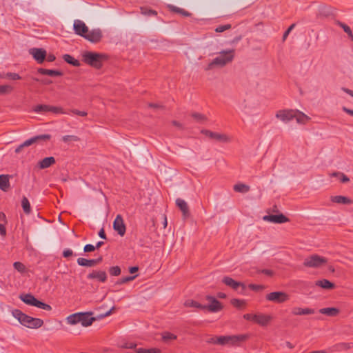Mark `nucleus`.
<instances>
[{
    "instance_id": "obj_1",
    "label": "nucleus",
    "mask_w": 353,
    "mask_h": 353,
    "mask_svg": "<svg viewBox=\"0 0 353 353\" xmlns=\"http://www.w3.org/2000/svg\"><path fill=\"white\" fill-rule=\"evenodd\" d=\"M12 314L22 325L28 328L37 329L43 325L42 319L28 316L18 309L13 310Z\"/></svg>"
},
{
    "instance_id": "obj_2",
    "label": "nucleus",
    "mask_w": 353,
    "mask_h": 353,
    "mask_svg": "<svg viewBox=\"0 0 353 353\" xmlns=\"http://www.w3.org/2000/svg\"><path fill=\"white\" fill-rule=\"evenodd\" d=\"M108 59L105 54L87 51L83 54V61L86 64L96 68L100 69L102 67L103 61Z\"/></svg>"
},
{
    "instance_id": "obj_3",
    "label": "nucleus",
    "mask_w": 353,
    "mask_h": 353,
    "mask_svg": "<svg viewBox=\"0 0 353 353\" xmlns=\"http://www.w3.org/2000/svg\"><path fill=\"white\" fill-rule=\"evenodd\" d=\"M234 58V50L228 51H222L219 55L214 58L211 63L208 65L207 70H210L214 65H219L223 67L228 63L232 61Z\"/></svg>"
},
{
    "instance_id": "obj_4",
    "label": "nucleus",
    "mask_w": 353,
    "mask_h": 353,
    "mask_svg": "<svg viewBox=\"0 0 353 353\" xmlns=\"http://www.w3.org/2000/svg\"><path fill=\"white\" fill-rule=\"evenodd\" d=\"M51 139L50 134H40L35 137H33L26 141H24L23 143L19 145L17 148H16L14 150L15 153H19L21 152L22 148L24 147L30 146L34 143H42L44 142H48L50 141Z\"/></svg>"
},
{
    "instance_id": "obj_5",
    "label": "nucleus",
    "mask_w": 353,
    "mask_h": 353,
    "mask_svg": "<svg viewBox=\"0 0 353 353\" xmlns=\"http://www.w3.org/2000/svg\"><path fill=\"white\" fill-rule=\"evenodd\" d=\"M247 339L246 335L221 336L216 338V342L219 345H225L227 344L235 345Z\"/></svg>"
},
{
    "instance_id": "obj_6",
    "label": "nucleus",
    "mask_w": 353,
    "mask_h": 353,
    "mask_svg": "<svg viewBox=\"0 0 353 353\" xmlns=\"http://www.w3.org/2000/svg\"><path fill=\"white\" fill-rule=\"evenodd\" d=\"M326 258L317 254H312L305 259L303 265L305 267L317 268H320L327 263Z\"/></svg>"
},
{
    "instance_id": "obj_7",
    "label": "nucleus",
    "mask_w": 353,
    "mask_h": 353,
    "mask_svg": "<svg viewBox=\"0 0 353 353\" xmlns=\"http://www.w3.org/2000/svg\"><path fill=\"white\" fill-rule=\"evenodd\" d=\"M201 132L210 139L214 140L220 143H228L231 141V137L226 134L214 132L208 130H202Z\"/></svg>"
},
{
    "instance_id": "obj_8",
    "label": "nucleus",
    "mask_w": 353,
    "mask_h": 353,
    "mask_svg": "<svg viewBox=\"0 0 353 353\" xmlns=\"http://www.w3.org/2000/svg\"><path fill=\"white\" fill-rule=\"evenodd\" d=\"M265 299L276 303H282L289 300L290 296L284 292L278 291L268 294Z\"/></svg>"
},
{
    "instance_id": "obj_9",
    "label": "nucleus",
    "mask_w": 353,
    "mask_h": 353,
    "mask_svg": "<svg viewBox=\"0 0 353 353\" xmlns=\"http://www.w3.org/2000/svg\"><path fill=\"white\" fill-rule=\"evenodd\" d=\"M222 282L240 294H244L246 287L244 283L234 281L229 276L223 278Z\"/></svg>"
},
{
    "instance_id": "obj_10",
    "label": "nucleus",
    "mask_w": 353,
    "mask_h": 353,
    "mask_svg": "<svg viewBox=\"0 0 353 353\" xmlns=\"http://www.w3.org/2000/svg\"><path fill=\"white\" fill-rule=\"evenodd\" d=\"M205 299L209 301L208 305H204V310H207L210 312H217L222 310L221 303L214 296L208 295Z\"/></svg>"
},
{
    "instance_id": "obj_11",
    "label": "nucleus",
    "mask_w": 353,
    "mask_h": 353,
    "mask_svg": "<svg viewBox=\"0 0 353 353\" xmlns=\"http://www.w3.org/2000/svg\"><path fill=\"white\" fill-rule=\"evenodd\" d=\"M296 112L294 110H281L276 112V117L284 123H288L296 117Z\"/></svg>"
},
{
    "instance_id": "obj_12",
    "label": "nucleus",
    "mask_w": 353,
    "mask_h": 353,
    "mask_svg": "<svg viewBox=\"0 0 353 353\" xmlns=\"http://www.w3.org/2000/svg\"><path fill=\"white\" fill-rule=\"evenodd\" d=\"M103 37V34L99 28L93 29L88 31L83 38L90 41L91 43H99Z\"/></svg>"
},
{
    "instance_id": "obj_13",
    "label": "nucleus",
    "mask_w": 353,
    "mask_h": 353,
    "mask_svg": "<svg viewBox=\"0 0 353 353\" xmlns=\"http://www.w3.org/2000/svg\"><path fill=\"white\" fill-rule=\"evenodd\" d=\"M113 229L117 232V233L121 236H124L126 228L124 223L123 217L121 214L117 215L115 219L113 221Z\"/></svg>"
},
{
    "instance_id": "obj_14",
    "label": "nucleus",
    "mask_w": 353,
    "mask_h": 353,
    "mask_svg": "<svg viewBox=\"0 0 353 353\" xmlns=\"http://www.w3.org/2000/svg\"><path fill=\"white\" fill-rule=\"evenodd\" d=\"M29 53L38 63H42L46 58V50L43 48H33L29 50Z\"/></svg>"
},
{
    "instance_id": "obj_15",
    "label": "nucleus",
    "mask_w": 353,
    "mask_h": 353,
    "mask_svg": "<svg viewBox=\"0 0 353 353\" xmlns=\"http://www.w3.org/2000/svg\"><path fill=\"white\" fill-rule=\"evenodd\" d=\"M263 219L265 221L274 223H284L290 221L287 216L281 213L279 214L265 215L263 217Z\"/></svg>"
},
{
    "instance_id": "obj_16",
    "label": "nucleus",
    "mask_w": 353,
    "mask_h": 353,
    "mask_svg": "<svg viewBox=\"0 0 353 353\" xmlns=\"http://www.w3.org/2000/svg\"><path fill=\"white\" fill-rule=\"evenodd\" d=\"M92 314V312H79L80 323L82 326H90L97 320V318L91 316Z\"/></svg>"
},
{
    "instance_id": "obj_17",
    "label": "nucleus",
    "mask_w": 353,
    "mask_h": 353,
    "mask_svg": "<svg viewBox=\"0 0 353 353\" xmlns=\"http://www.w3.org/2000/svg\"><path fill=\"white\" fill-rule=\"evenodd\" d=\"M73 26L74 32L82 37H84L88 31V28L85 23L81 20H75Z\"/></svg>"
},
{
    "instance_id": "obj_18",
    "label": "nucleus",
    "mask_w": 353,
    "mask_h": 353,
    "mask_svg": "<svg viewBox=\"0 0 353 353\" xmlns=\"http://www.w3.org/2000/svg\"><path fill=\"white\" fill-rule=\"evenodd\" d=\"M272 319V317L271 315L259 313L256 314L254 323L259 324L261 326L265 327L270 323Z\"/></svg>"
},
{
    "instance_id": "obj_19",
    "label": "nucleus",
    "mask_w": 353,
    "mask_h": 353,
    "mask_svg": "<svg viewBox=\"0 0 353 353\" xmlns=\"http://www.w3.org/2000/svg\"><path fill=\"white\" fill-rule=\"evenodd\" d=\"M87 278L88 279H97L99 281L103 283L107 280V274L105 271L93 270L87 275Z\"/></svg>"
},
{
    "instance_id": "obj_20",
    "label": "nucleus",
    "mask_w": 353,
    "mask_h": 353,
    "mask_svg": "<svg viewBox=\"0 0 353 353\" xmlns=\"http://www.w3.org/2000/svg\"><path fill=\"white\" fill-rule=\"evenodd\" d=\"M176 205L182 212L184 218H187L190 216L189 208L185 200L181 198L176 199Z\"/></svg>"
},
{
    "instance_id": "obj_21",
    "label": "nucleus",
    "mask_w": 353,
    "mask_h": 353,
    "mask_svg": "<svg viewBox=\"0 0 353 353\" xmlns=\"http://www.w3.org/2000/svg\"><path fill=\"white\" fill-rule=\"evenodd\" d=\"M315 313V310L312 308H301L299 307H293L292 310V314L296 316L300 315H308L313 314Z\"/></svg>"
},
{
    "instance_id": "obj_22",
    "label": "nucleus",
    "mask_w": 353,
    "mask_h": 353,
    "mask_svg": "<svg viewBox=\"0 0 353 353\" xmlns=\"http://www.w3.org/2000/svg\"><path fill=\"white\" fill-rule=\"evenodd\" d=\"M19 299L26 304L34 306L37 299L32 294H21Z\"/></svg>"
},
{
    "instance_id": "obj_23",
    "label": "nucleus",
    "mask_w": 353,
    "mask_h": 353,
    "mask_svg": "<svg viewBox=\"0 0 353 353\" xmlns=\"http://www.w3.org/2000/svg\"><path fill=\"white\" fill-rule=\"evenodd\" d=\"M37 72L43 75H48L50 77H61L63 75V72L57 70H50L45 68H38Z\"/></svg>"
},
{
    "instance_id": "obj_24",
    "label": "nucleus",
    "mask_w": 353,
    "mask_h": 353,
    "mask_svg": "<svg viewBox=\"0 0 353 353\" xmlns=\"http://www.w3.org/2000/svg\"><path fill=\"white\" fill-rule=\"evenodd\" d=\"M9 178L8 174L0 175V189L3 192H7L10 188Z\"/></svg>"
},
{
    "instance_id": "obj_25",
    "label": "nucleus",
    "mask_w": 353,
    "mask_h": 353,
    "mask_svg": "<svg viewBox=\"0 0 353 353\" xmlns=\"http://www.w3.org/2000/svg\"><path fill=\"white\" fill-rule=\"evenodd\" d=\"M331 201L334 203H339V204H351L352 203V201L345 196L338 195V196H331Z\"/></svg>"
},
{
    "instance_id": "obj_26",
    "label": "nucleus",
    "mask_w": 353,
    "mask_h": 353,
    "mask_svg": "<svg viewBox=\"0 0 353 353\" xmlns=\"http://www.w3.org/2000/svg\"><path fill=\"white\" fill-rule=\"evenodd\" d=\"M319 312L329 316H336L339 314V310L336 307H325L320 309Z\"/></svg>"
},
{
    "instance_id": "obj_27",
    "label": "nucleus",
    "mask_w": 353,
    "mask_h": 353,
    "mask_svg": "<svg viewBox=\"0 0 353 353\" xmlns=\"http://www.w3.org/2000/svg\"><path fill=\"white\" fill-rule=\"evenodd\" d=\"M55 163V159L52 156L44 158L42 161H39V165L41 169L49 168L51 165Z\"/></svg>"
},
{
    "instance_id": "obj_28",
    "label": "nucleus",
    "mask_w": 353,
    "mask_h": 353,
    "mask_svg": "<svg viewBox=\"0 0 353 353\" xmlns=\"http://www.w3.org/2000/svg\"><path fill=\"white\" fill-rule=\"evenodd\" d=\"M316 285L323 289H332L334 288V284L327 279L317 281L316 282Z\"/></svg>"
},
{
    "instance_id": "obj_29",
    "label": "nucleus",
    "mask_w": 353,
    "mask_h": 353,
    "mask_svg": "<svg viewBox=\"0 0 353 353\" xmlns=\"http://www.w3.org/2000/svg\"><path fill=\"white\" fill-rule=\"evenodd\" d=\"M63 59L66 63H68L73 66L79 67L81 65L79 60L74 59L72 56H71L70 54H64L63 56Z\"/></svg>"
},
{
    "instance_id": "obj_30",
    "label": "nucleus",
    "mask_w": 353,
    "mask_h": 353,
    "mask_svg": "<svg viewBox=\"0 0 353 353\" xmlns=\"http://www.w3.org/2000/svg\"><path fill=\"white\" fill-rule=\"evenodd\" d=\"M66 322L70 325H76L77 323H80L79 312L69 315L66 318Z\"/></svg>"
},
{
    "instance_id": "obj_31",
    "label": "nucleus",
    "mask_w": 353,
    "mask_h": 353,
    "mask_svg": "<svg viewBox=\"0 0 353 353\" xmlns=\"http://www.w3.org/2000/svg\"><path fill=\"white\" fill-rule=\"evenodd\" d=\"M77 264L83 267H93L94 266V261L93 259H87L85 258H78Z\"/></svg>"
},
{
    "instance_id": "obj_32",
    "label": "nucleus",
    "mask_w": 353,
    "mask_h": 353,
    "mask_svg": "<svg viewBox=\"0 0 353 353\" xmlns=\"http://www.w3.org/2000/svg\"><path fill=\"white\" fill-rule=\"evenodd\" d=\"M353 347V343H339L334 346L336 351L347 350Z\"/></svg>"
},
{
    "instance_id": "obj_33",
    "label": "nucleus",
    "mask_w": 353,
    "mask_h": 353,
    "mask_svg": "<svg viewBox=\"0 0 353 353\" xmlns=\"http://www.w3.org/2000/svg\"><path fill=\"white\" fill-rule=\"evenodd\" d=\"M296 112V117H294L299 123H305L310 120L309 117L305 115L304 113L299 112L298 110H295Z\"/></svg>"
},
{
    "instance_id": "obj_34",
    "label": "nucleus",
    "mask_w": 353,
    "mask_h": 353,
    "mask_svg": "<svg viewBox=\"0 0 353 353\" xmlns=\"http://www.w3.org/2000/svg\"><path fill=\"white\" fill-rule=\"evenodd\" d=\"M21 206L25 214H30L31 212L30 203L27 197L23 196L21 200Z\"/></svg>"
},
{
    "instance_id": "obj_35",
    "label": "nucleus",
    "mask_w": 353,
    "mask_h": 353,
    "mask_svg": "<svg viewBox=\"0 0 353 353\" xmlns=\"http://www.w3.org/2000/svg\"><path fill=\"white\" fill-rule=\"evenodd\" d=\"M184 305L185 307H196V308H199L201 310H204V305H202V304L198 303L197 301H195L191 300V299L186 300L184 303Z\"/></svg>"
},
{
    "instance_id": "obj_36",
    "label": "nucleus",
    "mask_w": 353,
    "mask_h": 353,
    "mask_svg": "<svg viewBox=\"0 0 353 353\" xmlns=\"http://www.w3.org/2000/svg\"><path fill=\"white\" fill-rule=\"evenodd\" d=\"M169 8L171 11L179 13L184 17H190L191 13L185 10L184 9L176 7L174 6H169Z\"/></svg>"
},
{
    "instance_id": "obj_37",
    "label": "nucleus",
    "mask_w": 353,
    "mask_h": 353,
    "mask_svg": "<svg viewBox=\"0 0 353 353\" xmlns=\"http://www.w3.org/2000/svg\"><path fill=\"white\" fill-rule=\"evenodd\" d=\"M234 190L237 192L245 193L250 190V187L243 183H238L234 185Z\"/></svg>"
},
{
    "instance_id": "obj_38",
    "label": "nucleus",
    "mask_w": 353,
    "mask_h": 353,
    "mask_svg": "<svg viewBox=\"0 0 353 353\" xmlns=\"http://www.w3.org/2000/svg\"><path fill=\"white\" fill-rule=\"evenodd\" d=\"M331 176L338 177L342 183H347L350 181V179L343 173L339 172H335L330 174Z\"/></svg>"
},
{
    "instance_id": "obj_39",
    "label": "nucleus",
    "mask_w": 353,
    "mask_h": 353,
    "mask_svg": "<svg viewBox=\"0 0 353 353\" xmlns=\"http://www.w3.org/2000/svg\"><path fill=\"white\" fill-rule=\"evenodd\" d=\"M337 24L343 29L344 32L347 34L351 40H353V33L351 30V28L347 25L340 21H338Z\"/></svg>"
},
{
    "instance_id": "obj_40",
    "label": "nucleus",
    "mask_w": 353,
    "mask_h": 353,
    "mask_svg": "<svg viewBox=\"0 0 353 353\" xmlns=\"http://www.w3.org/2000/svg\"><path fill=\"white\" fill-rule=\"evenodd\" d=\"M162 339L165 342L176 339V336L172 333L165 332L162 334Z\"/></svg>"
},
{
    "instance_id": "obj_41",
    "label": "nucleus",
    "mask_w": 353,
    "mask_h": 353,
    "mask_svg": "<svg viewBox=\"0 0 353 353\" xmlns=\"http://www.w3.org/2000/svg\"><path fill=\"white\" fill-rule=\"evenodd\" d=\"M191 116L193 119L199 122H205L208 119L205 115L199 112H193L192 113Z\"/></svg>"
},
{
    "instance_id": "obj_42",
    "label": "nucleus",
    "mask_w": 353,
    "mask_h": 353,
    "mask_svg": "<svg viewBox=\"0 0 353 353\" xmlns=\"http://www.w3.org/2000/svg\"><path fill=\"white\" fill-rule=\"evenodd\" d=\"M34 306L38 308H41V309H43L44 310H47V311H50L52 310V307L50 305L45 303L38 299H37V302L35 303Z\"/></svg>"
},
{
    "instance_id": "obj_43",
    "label": "nucleus",
    "mask_w": 353,
    "mask_h": 353,
    "mask_svg": "<svg viewBox=\"0 0 353 353\" xmlns=\"http://www.w3.org/2000/svg\"><path fill=\"white\" fill-rule=\"evenodd\" d=\"M49 110V105L46 104H40L34 106L33 108V110L35 112H48Z\"/></svg>"
},
{
    "instance_id": "obj_44",
    "label": "nucleus",
    "mask_w": 353,
    "mask_h": 353,
    "mask_svg": "<svg viewBox=\"0 0 353 353\" xmlns=\"http://www.w3.org/2000/svg\"><path fill=\"white\" fill-rule=\"evenodd\" d=\"M136 277H137V275L128 276H125V277L121 278V279L118 280L115 283V285H122L123 283H125L127 282H129V281H131L134 280Z\"/></svg>"
},
{
    "instance_id": "obj_45",
    "label": "nucleus",
    "mask_w": 353,
    "mask_h": 353,
    "mask_svg": "<svg viewBox=\"0 0 353 353\" xmlns=\"http://www.w3.org/2000/svg\"><path fill=\"white\" fill-rule=\"evenodd\" d=\"M231 304L237 308H240L245 304V302L244 300L233 299L231 300Z\"/></svg>"
},
{
    "instance_id": "obj_46",
    "label": "nucleus",
    "mask_w": 353,
    "mask_h": 353,
    "mask_svg": "<svg viewBox=\"0 0 353 353\" xmlns=\"http://www.w3.org/2000/svg\"><path fill=\"white\" fill-rule=\"evenodd\" d=\"M121 272V268L119 266H112L109 268V273L112 276H119Z\"/></svg>"
},
{
    "instance_id": "obj_47",
    "label": "nucleus",
    "mask_w": 353,
    "mask_h": 353,
    "mask_svg": "<svg viewBox=\"0 0 353 353\" xmlns=\"http://www.w3.org/2000/svg\"><path fill=\"white\" fill-rule=\"evenodd\" d=\"M141 13L144 15L150 16V15H157V11L148 9L147 8H141Z\"/></svg>"
},
{
    "instance_id": "obj_48",
    "label": "nucleus",
    "mask_w": 353,
    "mask_h": 353,
    "mask_svg": "<svg viewBox=\"0 0 353 353\" xmlns=\"http://www.w3.org/2000/svg\"><path fill=\"white\" fill-rule=\"evenodd\" d=\"M48 112H52L54 114H63L64 112L61 107L49 105Z\"/></svg>"
},
{
    "instance_id": "obj_49",
    "label": "nucleus",
    "mask_w": 353,
    "mask_h": 353,
    "mask_svg": "<svg viewBox=\"0 0 353 353\" xmlns=\"http://www.w3.org/2000/svg\"><path fill=\"white\" fill-rule=\"evenodd\" d=\"M13 266L14 269L19 271V272H23L26 270L25 265L19 261L14 262Z\"/></svg>"
},
{
    "instance_id": "obj_50",
    "label": "nucleus",
    "mask_w": 353,
    "mask_h": 353,
    "mask_svg": "<svg viewBox=\"0 0 353 353\" xmlns=\"http://www.w3.org/2000/svg\"><path fill=\"white\" fill-rule=\"evenodd\" d=\"M12 90V88L8 85H0V94H3L7 92H10Z\"/></svg>"
},
{
    "instance_id": "obj_51",
    "label": "nucleus",
    "mask_w": 353,
    "mask_h": 353,
    "mask_svg": "<svg viewBox=\"0 0 353 353\" xmlns=\"http://www.w3.org/2000/svg\"><path fill=\"white\" fill-rule=\"evenodd\" d=\"M231 27L232 26H231L230 24H225V25L219 26L216 28L215 32H223L225 30L230 29Z\"/></svg>"
},
{
    "instance_id": "obj_52",
    "label": "nucleus",
    "mask_w": 353,
    "mask_h": 353,
    "mask_svg": "<svg viewBox=\"0 0 353 353\" xmlns=\"http://www.w3.org/2000/svg\"><path fill=\"white\" fill-rule=\"evenodd\" d=\"M6 77L12 80H19L21 79V77L19 74L14 72H8L6 74Z\"/></svg>"
},
{
    "instance_id": "obj_53",
    "label": "nucleus",
    "mask_w": 353,
    "mask_h": 353,
    "mask_svg": "<svg viewBox=\"0 0 353 353\" xmlns=\"http://www.w3.org/2000/svg\"><path fill=\"white\" fill-rule=\"evenodd\" d=\"M296 24L295 23H292L286 30L285 32H284L283 35V41H285L286 39V38L288 37V34H290V32L294 29V28L295 27Z\"/></svg>"
},
{
    "instance_id": "obj_54",
    "label": "nucleus",
    "mask_w": 353,
    "mask_h": 353,
    "mask_svg": "<svg viewBox=\"0 0 353 353\" xmlns=\"http://www.w3.org/2000/svg\"><path fill=\"white\" fill-rule=\"evenodd\" d=\"M95 250L94 245L92 244H86L83 248V252H90Z\"/></svg>"
},
{
    "instance_id": "obj_55",
    "label": "nucleus",
    "mask_w": 353,
    "mask_h": 353,
    "mask_svg": "<svg viewBox=\"0 0 353 353\" xmlns=\"http://www.w3.org/2000/svg\"><path fill=\"white\" fill-rule=\"evenodd\" d=\"M78 139H79L77 137L72 136V135H66V136L63 137V138H62V140L64 142H68V141H77Z\"/></svg>"
},
{
    "instance_id": "obj_56",
    "label": "nucleus",
    "mask_w": 353,
    "mask_h": 353,
    "mask_svg": "<svg viewBox=\"0 0 353 353\" xmlns=\"http://www.w3.org/2000/svg\"><path fill=\"white\" fill-rule=\"evenodd\" d=\"M114 309V307H112L110 310H109L108 312H106L104 314H99V316H97L96 318L97 319H103L104 317H106L109 315H110V314L112 313V311Z\"/></svg>"
},
{
    "instance_id": "obj_57",
    "label": "nucleus",
    "mask_w": 353,
    "mask_h": 353,
    "mask_svg": "<svg viewBox=\"0 0 353 353\" xmlns=\"http://www.w3.org/2000/svg\"><path fill=\"white\" fill-rule=\"evenodd\" d=\"M73 255V251L70 249H65L63 252V256L65 258H68Z\"/></svg>"
},
{
    "instance_id": "obj_58",
    "label": "nucleus",
    "mask_w": 353,
    "mask_h": 353,
    "mask_svg": "<svg viewBox=\"0 0 353 353\" xmlns=\"http://www.w3.org/2000/svg\"><path fill=\"white\" fill-rule=\"evenodd\" d=\"M255 317H256V314H245L243 315V318L245 319V320H248V321H252L253 322H254V320H255Z\"/></svg>"
},
{
    "instance_id": "obj_59",
    "label": "nucleus",
    "mask_w": 353,
    "mask_h": 353,
    "mask_svg": "<svg viewBox=\"0 0 353 353\" xmlns=\"http://www.w3.org/2000/svg\"><path fill=\"white\" fill-rule=\"evenodd\" d=\"M249 288L252 290L257 291V290H262L263 288V286L261 285L250 284Z\"/></svg>"
},
{
    "instance_id": "obj_60",
    "label": "nucleus",
    "mask_w": 353,
    "mask_h": 353,
    "mask_svg": "<svg viewBox=\"0 0 353 353\" xmlns=\"http://www.w3.org/2000/svg\"><path fill=\"white\" fill-rule=\"evenodd\" d=\"M72 112L77 114V115H79V116H81V117H85L88 113L85 111H80V110H72Z\"/></svg>"
},
{
    "instance_id": "obj_61",
    "label": "nucleus",
    "mask_w": 353,
    "mask_h": 353,
    "mask_svg": "<svg viewBox=\"0 0 353 353\" xmlns=\"http://www.w3.org/2000/svg\"><path fill=\"white\" fill-rule=\"evenodd\" d=\"M0 234L5 236L6 234V230L4 223H0Z\"/></svg>"
},
{
    "instance_id": "obj_62",
    "label": "nucleus",
    "mask_w": 353,
    "mask_h": 353,
    "mask_svg": "<svg viewBox=\"0 0 353 353\" xmlns=\"http://www.w3.org/2000/svg\"><path fill=\"white\" fill-rule=\"evenodd\" d=\"M46 59L48 62H52L56 59V57L53 54H49L48 56L46 55Z\"/></svg>"
},
{
    "instance_id": "obj_63",
    "label": "nucleus",
    "mask_w": 353,
    "mask_h": 353,
    "mask_svg": "<svg viewBox=\"0 0 353 353\" xmlns=\"http://www.w3.org/2000/svg\"><path fill=\"white\" fill-rule=\"evenodd\" d=\"M99 236L103 239H106V235L103 228H101L99 232Z\"/></svg>"
},
{
    "instance_id": "obj_64",
    "label": "nucleus",
    "mask_w": 353,
    "mask_h": 353,
    "mask_svg": "<svg viewBox=\"0 0 353 353\" xmlns=\"http://www.w3.org/2000/svg\"><path fill=\"white\" fill-rule=\"evenodd\" d=\"M147 353H161V350L158 348L147 349Z\"/></svg>"
}]
</instances>
